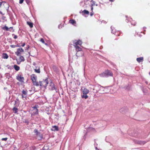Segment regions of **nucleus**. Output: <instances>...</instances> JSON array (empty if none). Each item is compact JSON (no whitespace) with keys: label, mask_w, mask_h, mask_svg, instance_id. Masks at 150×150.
Returning <instances> with one entry per match:
<instances>
[{"label":"nucleus","mask_w":150,"mask_h":150,"mask_svg":"<svg viewBox=\"0 0 150 150\" xmlns=\"http://www.w3.org/2000/svg\"><path fill=\"white\" fill-rule=\"evenodd\" d=\"M15 46H16V47H19V46L18 45H15Z\"/></svg>","instance_id":"obj_43"},{"label":"nucleus","mask_w":150,"mask_h":150,"mask_svg":"<svg viewBox=\"0 0 150 150\" xmlns=\"http://www.w3.org/2000/svg\"><path fill=\"white\" fill-rule=\"evenodd\" d=\"M2 17V19L4 20H5L6 19V17L3 15V16H1Z\"/></svg>","instance_id":"obj_30"},{"label":"nucleus","mask_w":150,"mask_h":150,"mask_svg":"<svg viewBox=\"0 0 150 150\" xmlns=\"http://www.w3.org/2000/svg\"><path fill=\"white\" fill-rule=\"evenodd\" d=\"M69 22L70 23L73 25H74V24H76V21L75 20L73 19H71L69 21Z\"/></svg>","instance_id":"obj_18"},{"label":"nucleus","mask_w":150,"mask_h":150,"mask_svg":"<svg viewBox=\"0 0 150 150\" xmlns=\"http://www.w3.org/2000/svg\"><path fill=\"white\" fill-rule=\"evenodd\" d=\"M89 92V91L88 89L84 88L83 90L82 91V93L83 94H87Z\"/></svg>","instance_id":"obj_10"},{"label":"nucleus","mask_w":150,"mask_h":150,"mask_svg":"<svg viewBox=\"0 0 150 150\" xmlns=\"http://www.w3.org/2000/svg\"><path fill=\"white\" fill-rule=\"evenodd\" d=\"M49 89L51 91H53L54 90H56V88L55 87L54 84L52 81H51L50 83Z\"/></svg>","instance_id":"obj_3"},{"label":"nucleus","mask_w":150,"mask_h":150,"mask_svg":"<svg viewBox=\"0 0 150 150\" xmlns=\"http://www.w3.org/2000/svg\"><path fill=\"white\" fill-rule=\"evenodd\" d=\"M46 147V146L45 145L43 148V150H45V149L46 150V149L45 148V147Z\"/></svg>","instance_id":"obj_41"},{"label":"nucleus","mask_w":150,"mask_h":150,"mask_svg":"<svg viewBox=\"0 0 150 150\" xmlns=\"http://www.w3.org/2000/svg\"><path fill=\"white\" fill-rule=\"evenodd\" d=\"M24 52L23 49L21 47L18 48L16 52H15V54L18 56H20Z\"/></svg>","instance_id":"obj_2"},{"label":"nucleus","mask_w":150,"mask_h":150,"mask_svg":"<svg viewBox=\"0 0 150 150\" xmlns=\"http://www.w3.org/2000/svg\"><path fill=\"white\" fill-rule=\"evenodd\" d=\"M34 132L37 135L38 134V130L37 129H35L34 130Z\"/></svg>","instance_id":"obj_29"},{"label":"nucleus","mask_w":150,"mask_h":150,"mask_svg":"<svg viewBox=\"0 0 150 150\" xmlns=\"http://www.w3.org/2000/svg\"><path fill=\"white\" fill-rule=\"evenodd\" d=\"M115 0H109V1H110V2H112L113 1H114Z\"/></svg>","instance_id":"obj_39"},{"label":"nucleus","mask_w":150,"mask_h":150,"mask_svg":"<svg viewBox=\"0 0 150 150\" xmlns=\"http://www.w3.org/2000/svg\"><path fill=\"white\" fill-rule=\"evenodd\" d=\"M14 35V38L15 39H16L17 38V36L16 35Z\"/></svg>","instance_id":"obj_36"},{"label":"nucleus","mask_w":150,"mask_h":150,"mask_svg":"<svg viewBox=\"0 0 150 150\" xmlns=\"http://www.w3.org/2000/svg\"><path fill=\"white\" fill-rule=\"evenodd\" d=\"M10 47L13 48H14L16 47L15 45H10Z\"/></svg>","instance_id":"obj_35"},{"label":"nucleus","mask_w":150,"mask_h":150,"mask_svg":"<svg viewBox=\"0 0 150 150\" xmlns=\"http://www.w3.org/2000/svg\"><path fill=\"white\" fill-rule=\"evenodd\" d=\"M35 63H34V64H33V65H35Z\"/></svg>","instance_id":"obj_45"},{"label":"nucleus","mask_w":150,"mask_h":150,"mask_svg":"<svg viewBox=\"0 0 150 150\" xmlns=\"http://www.w3.org/2000/svg\"><path fill=\"white\" fill-rule=\"evenodd\" d=\"M149 75H150V72H149Z\"/></svg>","instance_id":"obj_44"},{"label":"nucleus","mask_w":150,"mask_h":150,"mask_svg":"<svg viewBox=\"0 0 150 150\" xmlns=\"http://www.w3.org/2000/svg\"><path fill=\"white\" fill-rule=\"evenodd\" d=\"M13 68H14L15 70L16 71H18L20 69L19 67L18 66L16 65H14L13 66Z\"/></svg>","instance_id":"obj_19"},{"label":"nucleus","mask_w":150,"mask_h":150,"mask_svg":"<svg viewBox=\"0 0 150 150\" xmlns=\"http://www.w3.org/2000/svg\"><path fill=\"white\" fill-rule=\"evenodd\" d=\"M38 105H35L34 107H33V109L34 114H38V110L37 109Z\"/></svg>","instance_id":"obj_9"},{"label":"nucleus","mask_w":150,"mask_h":150,"mask_svg":"<svg viewBox=\"0 0 150 150\" xmlns=\"http://www.w3.org/2000/svg\"><path fill=\"white\" fill-rule=\"evenodd\" d=\"M112 32L113 34H114L116 36H119L121 33L120 31H116V30L115 29L112 30Z\"/></svg>","instance_id":"obj_7"},{"label":"nucleus","mask_w":150,"mask_h":150,"mask_svg":"<svg viewBox=\"0 0 150 150\" xmlns=\"http://www.w3.org/2000/svg\"><path fill=\"white\" fill-rule=\"evenodd\" d=\"M81 98H84L85 99H86L88 98V96L87 95V94H83L81 95Z\"/></svg>","instance_id":"obj_21"},{"label":"nucleus","mask_w":150,"mask_h":150,"mask_svg":"<svg viewBox=\"0 0 150 150\" xmlns=\"http://www.w3.org/2000/svg\"><path fill=\"white\" fill-rule=\"evenodd\" d=\"M22 97L23 98H26L27 97V95H25L24 94L22 95Z\"/></svg>","instance_id":"obj_32"},{"label":"nucleus","mask_w":150,"mask_h":150,"mask_svg":"<svg viewBox=\"0 0 150 150\" xmlns=\"http://www.w3.org/2000/svg\"><path fill=\"white\" fill-rule=\"evenodd\" d=\"M3 3H4V4H6V3L5 2H4L2 1L1 2H0V7H1L2 4Z\"/></svg>","instance_id":"obj_33"},{"label":"nucleus","mask_w":150,"mask_h":150,"mask_svg":"<svg viewBox=\"0 0 150 150\" xmlns=\"http://www.w3.org/2000/svg\"><path fill=\"white\" fill-rule=\"evenodd\" d=\"M105 71L107 76H112L113 73L111 71L108 70H106Z\"/></svg>","instance_id":"obj_8"},{"label":"nucleus","mask_w":150,"mask_h":150,"mask_svg":"<svg viewBox=\"0 0 150 150\" xmlns=\"http://www.w3.org/2000/svg\"><path fill=\"white\" fill-rule=\"evenodd\" d=\"M100 76L101 77H107V75L105 74V71L103 73L100 74Z\"/></svg>","instance_id":"obj_20"},{"label":"nucleus","mask_w":150,"mask_h":150,"mask_svg":"<svg viewBox=\"0 0 150 150\" xmlns=\"http://www.w3.org/2000/svg\"><path fill=\"white\" fill-rule=\"evenodd\" d=\"M35 68L36 69H34L36 73H40V67H38V69H37L38 68L37 67H36Z\"/></svg>","instance_id":"obj_15"},{"label":"nucleus","mask_w":150,"mask_h":150,"mask_svg":"<svg viewBox=\"0 0 150 150\" xmlns=\"http://www.w3.org/2000/svg\"><path fill=\"white\" fill-rule=\"evenodd\" d=\"M130 21L131 22V23L132 25H133L134 26L136 25V23L134 20H133L132 19V21Z\"/></svg>","instance_id":"obj_24"},{"label":"nucleus","mask_w":150,"mask_h":150,"mask_svg":"<svg viewBox=\"0 0 150 150\" xmlns=\"http://www.w3.org/2000/svg\"><path fill=\"white\" fill-rule=\"evenodd\" d=\"M146 142L144 141H139L138 142V143L141 145H143L145 144Z\"/></svg>","instance_id":"obj_23"},{"label":"nucleus","mask_w":150,"mask_h":150,"mask_svg":"<svg viewBox=\"0 0 150 150\" xmlns=\"http://www.w3.org/2000/svg\"><path fill=\"white\" fill-rule=\"evenodd\" d=\"M13 110L14 113H17L18 111V109L16 107H14L13 109Z\"/></svg>","instance_id":"obj_22"},{"label":"nucleus","mask_w":150,"mask_h":150,"mask_svg":"<svg viewBox=\"0 0 150 150\" xmlns=\"http://www.w3.org/2000/svg\"><path fill=\"white\" fill-rule=\"evenodd\" d=\"M8 56L6 53H3V54L2 58L4 59H7L8 58Z\"/></svg>","instance_id":"obj_17"},{"label":"nucleus","mask_w":150,"mask_h":150,"mask_svg":"<svg viewBox=\"0 0 150 150\" xmlns=\"http://www.w3.org/2000/svg\"><path fill=\"white\" fill-rule=\"evenodd\" d=\"M22 94L27 95V92L25 91L24 90H23L22 91Z\"/></svg>","instance_id":"obj_28"},{"label":"nucleus","mask_w":150,"mask_h":150,"mask_svg":"<svg viewBox=\"0 0 150 150\" xmlns=\"http://www.w3.org/2000/svg\"><path fill=\"white\" fill-rule=\"evenodd\" d=\"M25 45V43H23V44L22 45V46L24 47Z\"/></svg>","instance_id":"obj_38"},{"label":"nucleus","mask_w":150,"mask_h":150,"mask_svg":"<svg viewBox=\"0 0 150 150\" xmlns=\"http://www.w3.org/2000/svg\"><path fill=\"white\" fill-rule=\"evenodd\" d=\"M24 0H20L19 3L20 4H22L23 3Z\"/></svg>","instance_id":"obj_34"},{"label":"nucleus","mask_w":150,"mask_h":150,"mask_svg":"<svg viewBox=\"0 0 150 150\" xmlns=\"http://www.w3.org/2000/svg\"><path fill=\"white\" fill-rule=\"evenodd\" d=\"M74 47L75 48L76 51L77 52L76 53V56L77 57H79L80 55L78 54V52L79 51H82V49L79 47V45L76 46H76H74Z\"/></svg>","instance_id":"obj_5"},{"label":"nucleus","mask_w":150,"mask_h":150,"mask_svg":"<svg viewBox=\"0 0 150 150\" xmlns=\"http://www.w3.org/2000/svg\"><path fill=\"white\" fill-rule=\"evenodd\" d=\"M82 12L84 14H88L89 13V12L88 11L84 10L83 11H82Z\"/></svg>","instance_id":"obj_25"},{"label":"nucleus","mask_w":150,"mask_h":150,"mask_svg":"<svg viewBox=\"0 0 150 150\" xmlns=\"http://www.w3.org/2000/svg\"><path fill=\"white\" fill-rule=\"evenodd\" d=\"M25 1L29 5L30 4V0H25Z\"/></svg>","instance_id":"obj_27"},{"label":"nucleus","mask_w":150,"mask_h":150,"mask_svg":"<svg viewBox=\"0 0 150 150\" xmlns=\"http://www.w3.org/2000/svg\"><path fill=\"white\" fill-rule=\"evenodd\" d=\"M93 13H91V16H92L93 15Z\"/></svg>","instance_id":"obj_42"},{"label":"nucleus","mask_w":150,"mask_h":150,"mask_svg":"<svg viewBox=\"0 0 150 150\" xmlns=\"http://www.w3.org/2000/svg\"><path fill=\"white\" fill-rule=\"evenodd\" d=\"M25 59L24 57L23 56H21L19 57V58L18 59V60L19 62V63H18L17 62V63L19 64L21 62H24L25 61Z\"/></svg>","instance_id":"obj_11"},{"label":"nucleus","mask_w":150,"mask_h":150,"mask_svg":"<svg viewBox=\"0 0 150 150\" xmlns=\"http://www.w3.org/2000/svg\"><path fill=\"white\" fill-rule=\"evenodd\" d=\"M73 44L74 46H76H76H81L82 44V41L80 40H75L74 41Z\"/></svg>","instance_id":"obj_4"},{"label":"nucleus","mask_w":150,"mask_h":150,"mask_svg":"<svg viewBox=\"0 0 150 150\" xmlns=\"http://www.w3.org/2000/svg\"><path fill=\"white\" fill-rule=\"evenodd\" d=\"M93 6V5L92 4V5H91V10L92 11L93 10V7H92Z\"/></svg>","instance_id":"obj_40"},{"label":"nucleus","mask_w":150,"mask_h":150,"mask_svg":"<svg viewBox=\"0 0 150 150\" xmlns=\"http://www.w3.org/2000/svg\"><path fill=\"white\" fill-rule=\"evenodd\" d=\"M143 57L137 58V60L139 63L142 62L143 61Z\"/></svg>","instance_id":"obj_12"},{"label":"nucleus","mask_w":150,"mask_h":150,"mask_svg":"<svg viewBox=\"0 0 150 150\" xmlns=\"http://www.w3.org/2000/svg\"><path fill=\"white\" fill-rule=\"evenodd\" d=\"M0 14H1V16H3L4 15V14H3L2 12L1 11H0Z\"/></svg>","instance_id":"obj_37"},{"label":"nucleus","mask_w":150,"mask_h":150,"mask_svg":"<svg viewBox=\"0 0 150 150\" xmlns=\"http://www.w3.org/2000/svg\"><path fill=\"white\" fill-rule=\"evenodd\" d=\"M16 79L21 82H23L24 79V77L21 75H18L16 77Z\"/></svg>","instance_id":"obj_6"},{"label":"nucleus","mask_w":150,"mask_h":150,"mask_svg":"<svg viewBox=\"0 0 150 150\" xmlns=\"http://www.w3.org/2000/svg\"><path fill=\"white\" fill-rule=\"evenodd\" d=\"M27 24L29 25L30 27L32 28L33 27V23L32 22L28 21L27 22Z\"/></svg>","instance_id":"obj_16"},{"label":"nucleus","mask_w":150,"mask_h":150,"mask_svg":"<svg viewBox=\"0 0 150 150\" xmlns=\"http://www.w3.org/2000/svg\"><path fill=\"white\" fill-rule=\"evenodd\" d=\"M52 128L53 129H52V131H57L59 130V128L58 126L54 125L52 126Z\"/></svg>","instance_id":"obj_13"},{"label":"nucleus","mask_w":150,"mask_h":150,"mask_svg":"<svg viewBox=\"0 0 150 150\" xmlns=\"http://www.w3.org/2000/svg\"><path fill=\"white\" fill-rule=\"evenodd\" d=\"M40 41L43 43L45 44V45H47V44L45 43V41L42 38H41L40 39Z\"/></svg>","instance_id":"obj_26"},{"label":"nucleus","mask_w":150,"mask_h":150,"mask_svg":"<svg viewBox=\"0 0 150 150\" xmlns=\"http://www.w3.org/2000/svg\"><path fill=\"white\" fill-rule=\"evenodd\" d=\"M31 79L32 80L33 84L34 85L37 86H40L42 87H44L45 89L46 88L47 86L48 83L47 78L44 80L43 79L42 81H40L38 82L37 81V76L35 74H32L31 76Z\"/></svg>","instance_id":"obj_1"},{"label":"nucleus","mask_w":150,"mask_h":150,"mask_svg":"<svg viewBox=\"0 0 150 150\" xmlns=\"http://www.w3.org/2000/svg\"><path fill=\"white\" fill-rule=\"evenodd\" d=\"M2 28L3 30H5L6 31H8L9 30V29L11 28H13L12 27H10L9 28H8L6 26H5L4 27Z\"/></svg>","instance_id":"obj_14"},{"label":"nucleus","mask_w":150,"mask_h":150,"mask_svg":"<svg viewBox=\"0 0 150 150\" xmlns=\"http://www.w3.org/2000/svg\"><path fill=\"white\" fill-rule=\"evenodd\" d=\"M7 139H8V138L7 137L5 138H2L1 139V140L2 141H6L7 140Z\"/></svg>","instance_id":"obj_31"}]
</instances>
